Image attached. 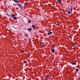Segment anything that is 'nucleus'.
Here are the masks:
<instances>
[{
  "instance_id": "nucleus-15",
  "label": "nucleus",
  "mask_w": 80,
  "mask_h": 80,
  "mask_svg": "<svg viewBox=\"0 0 80 80\" xmlns=\"http://www.w3.org/2000/svg\"><path fill=\"white\" fill-rule=\"evenodd\" d=\"M27 4H28V2H25V3H24V5H27Z\"/></svg>"
},
{
  "instance_id": "nucleus-7",
  "label": "nucleus",
  "mask_w": 80,
  "mask_h": 80,
  "mask_svg": "<svg viewBox=\"0 0 80 80\" xmlns=\"http://www.w3.org/2000/svg\"><path fill=\"white\" fill-rule=\"evenodd\" d=\"M51 34H52V32H49L48 33V35H51Z\"/></svg>"
},
{
  "instance_id": "nucleus-18",
  "label": "nucleus",
  "mask_w": 80,
  "mask_h": 80,
  "mask_svg": "<svg viewBox=\"0 0 80 80\" xmlns=\"http://www.w3.org/2000/svg\"><path fill=\"white\" fill-rule=\"evenodd\" d=\"M52 47H55V44H53L52 45Z\"/></svg>"
},
{
  "instance_id": "nucleus-14",
  "label": "nucleus",
  "mask_w": 80,
  "mask_h": 80,
  "mask_svg": "<svg viewBox=\"0 0 80 80\" xmlns=\"http://www.w3.org/2000/svg\"><path fill=\"white\" fill-rule=\"evenodd\" d=\"M12 17H15V15L13 14H12Z\"/></svg>"
},
{
  "instance_id": "nucleus-4",
  "label": "nucleus",
  "mask_w": 80,
  "mask_h": 80,
  "mask_svg": "<svg viewBox=\"0 0 80 80\" xmlns=\"http://www.w3.org/2000/svg\"><path fill=\"white\" fill-rule=\"evenodd\" d=\"M51 52L52 53H54V52H55V49H51Z\"/></svg>"
},
{
  "instance_id": "nucleus-24",
  "label": "nucleus",
  "mask_w": 80,
  "mask_h": 80,
  "mask_svg": "<svg viewBox=\"0 0 80 80\" xmlns=\"http://www.w3.org/2000/svg\"><path fill=\"white\" fill-rule=\"evenodd\" d=\"M11 60H12H12H13V59H11Z\"/></svg>"
},
{
  "instance_id": "nucleus-16",
  "label": "nucleus",
  "mask_w": 80,
  "mask_h": 80,
  "mask_svg": "<svg viewBox=\"0 0 80 80\" xmlns=\"http://www.w3.org/2000/svg\"><path fill=\"white\" fill-rule=\"evenodd\" d=\"M57 1H58V2H59V3H62V2L60 1V0H57Z\"/></svg>"
},
{
  "instance_id": "nucleus-3",
  "label": "nucleus",
  "mask_w": 80,
  "mask_h": 80,
  "mask_svg": "<svg viewBox=\"0 0 80 80\" xmlns=\"http://www.w3.org/2000/svg\"><path fill=\"white\" fill-rule=\"evenodd\" d=\"M27 31H28V32H30L31 31H32V28H28L27 29Z\"/></svg>"
},
{
  "instance_id": "nucleus-12",
  "label": "nucleus",
  "mask_w": 80,
  "mask_h": 80,
  "mask_svg": "<svg viewBox=\"0 0 80 80\" xmlns=\"http://www.w3.org/2000/svg\"><path fill=\"white\" fill-rule=\"evenodd\" d=\"M46 31H47V32H50V30L48 29H46Z\"/></svg>"
},
{
  "instance_id": "nucleus-5",
  "label": "nucleus",
  "mask_w": 80,
  "mask_h": 80,
  "mask_svg": "<svg viewBox=\"0 0 80 80\" xmlns=\"http://www.w3.org/2000/svg\"><path fill=\"white\" fill-rule=\"evenodd\" d=\"M14 1L15 2H16L17 3H19L20 2L19 1L17 0H14Z\"/></svg>"
},
{
  "instance_id": "nucleus-23",
  "label": "nucleus",
  "mask_w": 80,
  "mask_h": 80,
  "mask_svg": "<svg viewBox=\"0 0 80 80\" xmlns=\"http://www.w3.org/2000/svg\"><path fill=\"white\" fill-rule=\"evenodd\" d=\"M22 52H23V51L22 50Z\"/></svg>"
},
{
  "instance_id": "nucleus-10",
  "label": "nucleus",
  "mask_w": 80,
  "mask_h": 80,
  "mask_svg": "<svg viewBox=\"0 0 80 80\" xmlns=\"http://www.w3.org/2000/svg\"><path fill=\"white\" fill-rule=\"evenodd\" d=\"M74 48H76V49H78V48L77 46L75 45L74 46Z\"/></svg>"
},
{
  "instance_id": "nucleus-8",
  "label": "nucleus",
  "mask_w": 80,
  "mask_h": 80,
  "mask_svg": "<svg viewBox=\"0 0 80 80\" xmlns=\"http://www.w3.org/2000/svg\"><path fill=\"white\" fill-rule=\"evenodd\" d=\"M67 12H68V14H71V12H70V11L68 10L67 11Z\"/></svg>"
},
{
  "instance_id": "nucleus-9",
  "label": "nucleus",
  "mask_w": 80,
  "mask_h": 80,
  "mask_svg": "<svg viewBox=\"0 0 80 80\" xmlns=\"http://www.w3.org/2000/svg\"><path fill=\"white\" fill-rule=\"evenodd\" d=\"M12 18H13V19H14L15 20L17 19V17H13Z\"/></svg>"
},
{
  "instance_id": "nucleus-19",
  "label": "nucleus",
  "mask_w": 80,
  "mask_h": 80,
  "mask_svg": "<svg viewBox=\"0 0 80 80\" xmlns=\"http://www.w3.org/2000/svg\"><path fill=\"white\" fill-rule=\"evenodd\" d=\"M76 72H77L78 71V68H76Z\"/></svg>"
},
{
  "instance_id": "nucleus-22",
  "label": "nucleus",
  "mask_w": 80,
  "mask_h": 80,
  "mask_svg": "<svg viewBox=\"0 0 80 80\" xmlns=\"http://www.w3.org/2000/svg\"><path fill=\"white\" fill-rule=\"evenodd\" d=\"M6 15H8V16H10V15H9V14H8V13H6Z\"/></svg>"
},
{
  "instance_id": "nucleus-1",
  "label": "nucleus",
  "mask_w": 80,
  "mask_h": 80,
  "mask_svg": "<svg viewBox=\"0 0 80 80\" xmlns=\"http://www.w3.org/2000/svg\"><path fill=\"white\" fill-rule=\"evenodd\" d=\"M18 5L19 7H20V8H21V9H23V8L22 7V5L21 4H20L19 3H18Z\"/></svg>"
},
{
  "instance_id": "nucleus-17",
  "label": "nucleus",
  "mask_w": 80,
  "mask_h": 80,
  "mask_svg": "<svg viewBox=\"0 0 80 80\" xmlns=\"http://www.w3.org/2000/svg\"><path fill=\"white\" fill-rule=\"evenodd\" d=\"M30 22H31V21L29 20H28V23H30Z\"/></svg>"
},
{
  "instance_id": "nucleus-2",
  "label": "nucleus",
  "mask_w": 80,
  "mask_h": 80,
  "mask_svg": "<svg viewBox=\"0 0 80 80\" xmlns=\"http://www.w3.org/2000/svg\"><path fill=\"white\" fill-rule=\"evenodd\" d=\"M72 65H77L76 62H72Z\"/></svg>"
},
{
  "instance_id": "nucleus-11",
  "label": "nucleus",
  "mask_w": 80,
  "mask_h": 80,
  "mask_svg": "<svg viewBox=\"0 0 80 80\" xmlns=\"http://www.w3.org/2000/svg\"><path fill=\"white\" fill-rule=\"evenodd\" d=\"M23 62L24 63H27V61L24 60L23 61Z\"/></svg>"
},
{
  "instance_id": "nucleus-25",
  "label": "nucleus",
  "mask_w": 80,
  "mask_h": 80,
  "mask_svg": "<svg viewBox=\"0 0 80 80\" xmlns=\"http://www.w3.org/2000/svg\"><path fill=\"white\" fill-rule=\"evenodd\" d=\"M11 18H12V16H11Z\"/></svg>"
},
{
  "instance_id": "nucleus-20",
  "label": "nucleus",
  "mask_w": 80,
  "mask_h": 80,
  "mask_svg": "<svg viewBox=\"0 0 80 80\" xmlns=\"http://www.w3.org/2000/svg\"><path fill=\"white\" fill-rule=\"evenodd\" d=\"M70 11L71 13H72V11H73V9L72 8H71V9L70 10Z\"/></svg>"
},
{
  "instance_id": "nucleus-21",
  "label": "nucleus",
  "mask_w": 80,
  "mask_h": 80,
  "mask_svg": "<svg viewBox=\"0 0 80 80\" xmlns=\"http://www.w3.org/2000/svg\"><path fill=\"white\" fill-rule=\"evenodd\" d=\"M49 76L48 75V74L47 75H46V77H47V78H48Z\"/></svg>"
},
{
  "instance_id": "nucleus-13",
  "label": "nucleus",
  "mask_w": 80,
  "mask_h": 80,
  "mask_svg": "<svg viewBox=\"0 0 80 80\" xmlns=\"http://www.w3.org/2000/svg\"><path fill=\"white\" fill-rule=\"evenodd\" d=\"M28 35L27 34H25V37H28Z\"/></svg>"
},
{
  "instance_id": "nucleus-6",
  "label": "nucleus",
  "mask_w": 80,
  "mask_h": 80,
  "mask_svg": "<svg viewBox=\"0 0 80 80\" xmlns=\"http://www.w3.org/2000/svg\"><path fill=\"white\" fill-rule=\"evenodd\" d=\"M32 28H35V25L32 24Z\"/></svg>"
}]
</instances>
